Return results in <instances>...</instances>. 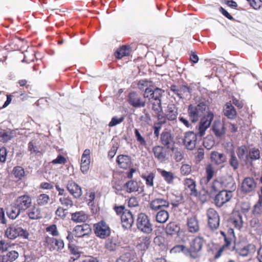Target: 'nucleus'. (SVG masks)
I'll return each instance as SVG.
<instances>
[{"instance_id":"obj_41","label":"nucleus","mask_w":262,"mask_h":262,"mask_svg":"<svg viewBox=\"0 0 262 262\" xmlns=\"http://www.w3.org/2000/svg\"><path fill=\"white\" fill-rule=\"evenodd\" d=\"M129 49L126 46H122L119 48L115 52V56L118 59H121L124 56L128 55Z\"/></svg>"},{"instance_id":"obj_53","label":"nucleus","mask_w":262,"mask_h":262,"mask_svg":"<svg viewBox=\"0 0 262 262\" xmlns=\"http://www.w3.org/2000/svg\"><path fill=\"white\" fill-rule=\"evenodd\" d=\"M260 152L258 149L256 148L251 149L248 154L249 159L252 160H255L258 159L260 157Z\"/></svg>"},{"instance_id":"obj_28","label":"nucleus","mask_w":262,"mask_h":262,"mask_svg":"<svg viewBox=\"0 0 262 262\" xmlns=\"http://www.w3.org/2000/svg\"><path fill=\"white\" fill-rule=\"evenodd\" d=\"M21 212L22 211L13 203L7 208V214L9 218L14 220L19 215Z\"/></svg>"},{"instance_id":"obj_8","label":"nucleus","mask_w":262,"mask_h":262,"mask_svg":"<svg viewBox=\"0 0 262 262\" xmlns=\"http://www.w3.org/2000/svg\"><path fill=\"white\" fill-rule=\"evenodd\" d=\"M196 134L193 132L189 131L185 133L183 142L187 149L192 150L196 146Z\"/></svg>"},{"instance_id":"obj_23","label":"nucleus","mask_w":262,"mask_h":262,"mask_svg":"<svg viewBox=\"0 0 262 262\" xmlns=\"http://www.w3.org/2000/svg\"><path fill=\"white\" fill-rule=\"evenodd\" d=\"M117 163L121 168L126 169L132 165L131 158L127 155H120L117 157Z\"/></svg>"},{"instance_id":"obj_14","label":"nucleus","mask_w":262,"mask_h":262,"mask_svg":"<svg viewBox=\"0 0 262 262\" xmlns=\"http://www.w3.org/2000/svg\"><path fill=\"white\" fill-rule=\"evenodd\" d=\"M121 220L122 227L124 229L130 228L134 222L133 214L131 211L128 210H125L123 212L121 215Z\"/></svg>"},{"instance_id":"obj_51","label":"nucleus","mask_w":262,"mask_h":262,"mask_svg":"<svg viewBox=\"0 0 262 262\" xmlns=\"http://www.w3.org/2000/svg\"><path fill=\"white\" fill-rule=\"evenodd\" d=\"M254 246L253 245H248L247 246L244 247L243 248L240 250L239 254L240 255L245 257L249 255V251L254 249Z\"/></svg>"},{"instance_id":"obj_37","label":"nucleus","mask_w":262,"mask_h":262,"mask_svg":"<svg viewBox=\"0 0 262 262\" xmlns=\"http://www.w3.org/2000/svg\"><path fill=\"white\" fill-rule=\"evenodd\" d=\"M138 88L141 91H144L150 88H154V84L152 81L147 79H141L137 83Z\"/></svg>"},{"instance_id":"obj_39","label":"nucleus","mask_w":262,"mask_h":262,"mask_svg":"<svg viewBox=\"0 0 262 262\" xmlns=\"http://www.w3.org/2000/svg\"><path fill=\"white\" fill-rule=\"evenodd\" d=\"M118 246L119 243L117 242L116 238H110L105 242V248L111 251L115 250Z\"/></svg>"},{"instance_id":"obj_54","label":"nucleus","mask_w":262,"mask_h":262,"mask_svg":"<svg viewBox=\"0 0 262 262\" xmlns=\"http://www.w3.org/2000/svg\"><path fill=\"white\" fill-rule=\"evenodd\" d=\"M18 255V252L16 251H11L7 253L6 255H4V256L7 257L8 262H11L17 258Z\"/></svg>"},{"instance_id":"obj_26","label":"nucleus","mask_w":262,"mask_h":262,"mask_svg":"<svg viewBox=\"0 0 262 262\" xmlns=\"http://www.w3.org/2000/svg\"><path fill=\"white\" fill-rule=\"evenodd\" d=\"M210 158L211 161L217 165L224 163L227 160L226 157L224 154L217 151H212L210 154Z\"/></svg>"},{"instance_id":"obj_49","label":"nucleus","mask_w":262,"mask_h":262,"mask_svg":"<svg viewBox=\"0 0 262 262\" xmlns=\"http://www.w3.org/2000/svg\"><path fill=\"white\" fill-rule=\"evenodd\" d=\"M13 173L16 178L21 179L24 176L25 171L21 167L17 166L14 168Z\"/></svg>"},{"instance_id":"obj_2","label":"nucleus","mask_w":262,"mask_h":262,"mask_svg":"<svg viewBox=\"0 0 262 262\" xmlns=\"http://www.w3.org/2000/svg\"><path fill=\"white\" fill-rule=\"evenodd\" d=\"M136 226L139 231L145 234H149L153 230L152 224L151 223L149 218L143 213L138 214Z\"/></svg>"},{"instance_id":"obj_18","label":"nucleus","mask_w":262,"mask_h":262,"mask_svg":"<svg viewBox=\"0 0 262 262\" xmlns=\"http://www.w3.org/2000/svg\"><path fill=\"white\" fill-rule=\"evenodd\" d=\"M152 152L155 157L161 162H164L168 159V155L164 147L161 145L154 146L152 148Z\"/></svg>"},{"instance_id":"obj_4","label":"nucleus","mask_w":262,"mask_h":262,"mask_svg":"<svg viewBox=\"0 0 262 262\" xmlns=\"http://www.w3.org/2000/svg\"><path fill=\"white\" fill-rule=\"evenodd\" d=\"M214 115L211 112H209L207 115L203 117L198 126V135L202 137L205 134L206 130L210 126L211 123L213 119Z\"/></svg>"},{"instance_id":"obj_60","label":"nucleus","mask_w":262,"mask_h":262,"mask_svg":"<svg viewBox=\"0 0 262 262\" xmlns=\"http://www.w3.org/2000/svg\"><path fill=\"white\" fill-rule=\"evenodd\" d=\"M47 232H49L53 236H57L59 234L56 225H52L46 228Z\"/></svg>"},{"instance_id":"obj_5","label":"nucleus","mask_w":262,"mask_h":262,"mask_svg":"<svg viewBox=\"0 0 262 262\" xmlns=\"http://www.w3.org/2000/svg\"><path fill=\"white\" fill-rule=\"evenodd\" d=\"M94 227L95 233L100 238H105L110 235V228L106 223L103 221H101L94 224Z\"/></svg>"},{"instance_id":"obj_24","label":"nucleus","mask_w":262,"mask_h":262,"mask_svg":"<svg viewBox=\"0 0 262 262\" xmlns=\"http://www.w3.org/2000/svg\"><path fill=\"white\" fill-rule=\"evenodd\" d=\"M221 182L222 188L226 189L225 190L231 191V192L232 193V192L236 189L235 182L231 176H228L224 178Z\"/></svg>"},{"instance_id":"obj_35","label":"nucleus","mask_w":262,"mask_h":262,"mask_svg":"<svg viewBox=\"0 0 262 262\" xmlns=\"http://www.w3.org/2000/svg\"><path fill=\"white\" fill-rule=\"evenodd\" d=\"M169 218V213L165 209L160 210L156 214V220L159 223H165Z\"/></svg>"},{"instance_id":"obj_34","label":"nucleus","mask_w":262,"mask_h":262,"mask_svg":"<svg viewBox=\"0 0 262 262\" xmlns=\"http://www.w3.org/2000/svg\"><path fill=\"white\" fill-rule=\"evenodd\" d=\"M158 171L167 183L168 184H172L173 183L174 176L172 172L167 171L164 169H159Z\"/></svg>"},{"instance_id":"obj_7","label":"nucleus","mask_w":262,"mask_h":262,"mask_svg":"<svg viewBox=\"0 0 262 262\" xmlns=\"http://www.w3.org/2000/svg\"><path fill=\"white\" fill-rule=\"evenodd\" d=\"M203 243V238L198 236L194 238L190 244V254L191 257L195 258L199 256V253L202 248Z\"/></svg>"},{"instance_id":"obj_32","label":"nucleus","mask_w":262,"mask_h":262,"mask_svg":"<svg viewBox=\"0 0 262 262\" xmlns=\"http://www.w3.org/2000/svg\"><path fill=\"white\" fill-rule=\"evenodd\" d=\"M46 242L49 245H51L54 249H61L64 247L63 241L62 239L53 237H48L46 238Z\"/></svg>"},{"instance_id":"obj_48","label":"nucleus","mask_w":262,"mask_h":262,"mask_svg":"<svg viewBox=\"0 0 262 262\" xmlns=\"http://www.w3.org/2000/svg\"><path fill=\"white\" fill-rule=\"evenodd\" d=\"M152 115L155 117L158 120V122L156 123V124L162 126L166 122V120L167 119L166 116H165L162 113H156L155 114H152Z\"/></svg>"},{"instance_id":"obj_16","label":"nucleus","mask_w":262,"mask_h":262,"mask_svg":"<svg viewBox=\"0 0 262 262\" xmlns=\"http://www.w3.org/2000/svg\"><path fill=\"white\" fill-rule=\"evenodd\" d=\"M67 188L69 192L75 198H79L82 194L81 187L73 180L68 181L67 185Z\"/></svg>"},{"instance_id":"obj_27","label":"nucleus","mask_w":262,"mask_h":262,"mask_svg":"<svg viewBox=\"0 0 262 262\" xmlns=\"http://www.w3.org/2000/svg\"><path fill=\"white\" fill-rule=\"evenodd\" d=\"M178 114V109L174 104L168 105L166 114L167 120L169 121L174 120L177 119Z\"/></svg>"},{"instance_id":"obj_17","label":"nucleus","mask_w":262,"mask_h":262,"mask_svg":"<svg viewBox=\"0 0 262 262\" xmlns=\"http://www.w3.org/2000/svg\"><path fill=\"white\" fill-rule=\"evenodd\" d=\"M90 150L86 149L83 151L81 156L80 169L82 172L84 174H85L89 169L90 164Z\"/></svg>"},{"instance_id":"obj_10","label":"nucleus","mask_w":262,"mask_h":262,"mask_svg":"<svg viewBox=\"0 0 262 262\" xmlns=\"http://www.w3.org/2000/svg\"><path fill=\"white\" fill-rule=\"evenodd\" d=\"M207 216L209 227L212 229H216L220 225V218L217 212L213 209L210 208L207 210Z\"/></svg>"},{"instance_id":"obj_42","label":"nucleus","mask_w":262,"mask_h":262,"mask_svg":"<svg viewBox=\"0 0 262 262\" xmlns=\"http://www.w3.org/2000/svg\"><path fill=\"white\" fill-rule=\"evenodd\" d=\"M229 163L234 170H236L239 167V162L233 151L231 152Z\"/></svg>"},{"instance_id":"obj_46","label":"nucleus","mask_w":262,"mask_h":262,"mask_svg":"<svg viewBox=\"0 0 262 262\" xmlns=\"http://www.w3.org/2000/svg\"><path fill=\"white\" fill-rule=\"evenodd\" d=\"M95 199V193L94 192H91L88 199V205L91 207L93 212H97V208L95 207L94 200Z\"/></svg>"},{"instance_id":"obj_44","label":"nucleus","mask_w":262,"mask_h":262,"mask_svg":"<svg viewBox=\"0 0 262 262\" xmlns=\"http://www.w3.org/2000/svg\"><path fill=\"white\" fill-rule=\"evenodd\" d=\"M12 134L10 132L3 130L0 132V141L6 142L12 138Z\"/></svg>"},{"instance_id":"obj_57","label":"nucleus","mask_w":262,"mask_h":262,"mask_svg":"<svg viewBox=\"0 0 262 262\" xmlns=\"http://www.w3.org/2000/svg\"><path fill=\"white\" fill-rule=\"evenodd\" d=\"M124 120V117L118 118L117 116L113 117L108 124L110 127H113L122 123Z\"/></svg>"},{"instance_id":"obj_29","label":"nucleus","mask_w":262,"mask_h":262,"mask_svg":"<svg viewBox=\"0 0 262 262\" xmlns=\"http://www.w3.org/2000/svg\"><path fill=\"white\" fill-rule=\"evenodd\" d=\"M238 158L244 162H248L249 160L248 148L243 145L239 147L236 151Z\"/></svg>"},{"instance_id":"obj_36","label":"nucleus","mask_w":262,"mask_h":262,"mask_svg":"<svg viewBox=\"0 0 262 262\" xmlns=\"http://www.w3.org/2000/svg\"><path fill=\"white\" fill-rule=\"evenodd\" d=\"M180 230V227L176 222H170L166 227V232L167 234L173 235L177 234Z\"/></svg>"},{"instance_id":"obj_63","label":"nucleus","mask_w":262,"mask_h":262,"mask_svg":"<svg viewBox=\"0 0 262 262\" xmlns=\"http://www.w3.org/2000/svg\"><path fill=\"white\" fill-rule=\"evenodd\" d=\"M191 171V167L188 164H183L181 167V172L183 175H188Z\"/></svg>"},{"instance_id":"obj_52","label":"nucleus","mask_w":262,"mask_h":262,"mask_svg":"<svg viewBox=\"0 0 262 262\" xmlns=\"http://www.w3.org/2000/svg\"><path fill=\"white\" fill-rule=\"evenodd\" d=\"M154 174L152 173H150L147 175L142 174V178L145 180L146 185L150 187L154 185Z\"/></svg>"},{"instance_id":"obj_33","label":"nucleus","mask_w":262,"mask_h":262,"mask_svg":"<svg viewBox=\"0 0 262 262\" xmlns=\"http://www.w3.org/2000/svg\"><path fill=\"white\" fill-rule=\"evenodd\" d=\"M72 220L76 223L85 222L88 218V215L83 211H78L71 215Z\"/></svg>"},{"instance_id":"obj_12","label":"nucleus","mask_w":262,"mask_h":262,"mask_svg":"<svg viewBox=\"0 0 262 262\" xmlns=\"http://www.w3.org/2000/svg\"><path fill=\"white\" fill-rule=\"evenodd\" d=\"M15 205L21 211H24L31 205L32 199L28 195H23L18 197L14 202Z\"/></svg>"},{"instance_id":"obj_62","label":"nucleus","mask_w":262,"mask_h":262,"mask_svg":"<svg viewBox=\"0 0 262 262\" xmlns=\"http://www.w3.org/2000/svg\"><path fill=\"white\" fill-rule=\"evenodd\" d=\"M213 191L216 192L222 188V182L216 180L213 181L211 186Z\"/></svg>"},{"instance_id":"obj_11","label":"nucleus","mask_w":262,"mask_h":262,"mask_svg":"<svg viewBox=\"0 0 262 262\" xmlns=\"http://www.w3.org/2000/svg\"><path fill=\"white\" fill-rule=\"evenodd\" d=\"M232 197L231 191L222 190L215 196L214 202L215 205L219 207H222L224 204L229 202Z\"/></svg>"},{"instance_id":"obj_25","label":"nucleus","mask_w":262,"mask_h":262,"mask_svg":"<svg viewBox=\"0 0 262 262\" xmlns=\"http://www.w3.org/2000/svg\"><path fill=\"white\" fill-rule=\"evenodd\" d=\"M256 183L253 178H246L242 183V190L246 192H250L255 189Z\"/></svg>"},{"instance_id":"obj_21","label":"nucleus","mask_w":262,"mask_h":262,"mask_svg":"<svg viewBox=\"0 0 262 262\" xmlns=\"http://www.w3.org/2000/svg\"><path fill=\"white\" fill-rule=\"evenodd\" d=\"M211 129L217 138H220L226 133V128L223 122L220 120H215L212 126Z\"/></svg>"},{"instance_id":"obj_22","label":"nucleus","mask_w":262,"mask_h":262,"mask_svg":"<svg viewBox=\"0 0 262 262\" xmlns=\"http://www.w3.org/2000/svg\"><path fill=\"white\" fill-rule=\"evenodd\" d=\"M184 184L185 190L189 195L193 196H197L198 192L196 189L195 182L193 180L191 179H186Z\"/></svg>"},{"instance_id":"obj_50","label":"nucleus","mask_w":262,"mask_h":262,"mask_svg":"<svg viewBox=\"0 0 262 262\" xmlns=\"http://www.w3.org/2000/svg\"><path fill=\"white\" fill-rule=\"evenodd\" d=\"M143 113L144 114L140 117V120L142 125H145L149 124L151 120V118L149 114L146 112V110H144Z\"/></svg>"},{"instance_id":"obj_31","label":"nucleus","mask_w":262,"mask_h":262,"mask_svg":"<svg viewBox=\"0 0 262 262\" xmlns=\"http://www.w3.org/2000/svg\"><path fill=\"white\" fill-rule=\"evenodd\" d=\"M224 114L229 119H233L236 115V112L230 103L226 104L224 108Z\"/></svg>"},{"instance_id":"obj_47","label":"nucleus","mask_w":262,"mask_h":262,"mask_svg":"<svg viewBox=\"0 0 262 262\" xmlns=\"http://www.w3.org/2000/svg\"><path fill=\"white\" fill-rule=\"evenodd\" d=\"M50 198L48 195L46 194H41L38 196L36 201L38 205L43 206L47 204Z\"/></svg>"},{"instance_id":"obj_38","label":"nucleus","mask_w":262,"mask_h":262,"mask_svg":"<svg viewBox=\"0 0 262 262\" xmlns=\"http://www.w3.org/2000/svg\"><path fill=\"white\" fill-rule=\"evenodd\" d=\"M206 172L207 175L206 178L202 179V183L204 182L205 183H207L213 178L215 172V168L212 165L209 164L207 165L206 168Z\"/></svg>"},{"instance_id":"obj_56","label":"nucleus","mask_w":262,"mask_h":262,"mask_svg":"<svg viewBox=\"0 0 262 262\" xmlns=\"http://www.w3.org/2000/svg\"><path fill=\"white\" fill-rule=\"evenodd\" d=\"M253 212L255 214L262 213V198L260 196L258 202L255 205Z\"/></svg>"},{"instance_id":"obj_13","label":"nucleus","mask_w":262,"mask_h":262,"mask_svg":"<svg viewBox=\"0 0 262 262\" xmlns=\"http://www.w3.org/2000/svg\"><path fill=\"white\" fill-rule=\"evenodd\" d=\"M169 206V202L163 198H156L149 204L150 208L155 211L158 210L164 209L165 208H168Z\"/></svg>"},{"instance_id":"obj_1","label":"nucleus","mask_w":262,"mask_h":262,"mask_svg":"<svg viewBox=\"0 0 262 262\" xmlns=\"http://www.w3.org/2000/svg\"><path fill=\"white\" fill-rule=\"evenodd\" d=\"M207 108V105L204 102H201L198 104H190L188 108V114L190 119L192 122L198 121Z\"/></svg>"},{"instance_id":"obj_43","label":"nucleus","mask_w":262,"mask_h":262,"mask_svg":"<svg viewBox=\"0 0 262 262\" xmlns=\"http://www.w3.org/2000/svg\"><path fill=\"white\" fill-rule=\"evenodd\" d=\"M59 202L67 209L73 206V202L69 196H63L61 197L59 199Z\"/></svg>"},{"instance_id":"obj_64","label":"nucleus","mask_w":262,"mask_h":262,"mask_svg":"<svg viewBox=\"0 0 262 262\" xmlns=\"http://www.w3.org/2000/svg\"><path fill=\"white\" fill-rule=\"evenodd\" d=\"M250 6L254 9H259L262 5L261 0H251L249 2Z\"/></svg>"},{"instance_id":"obj_59","label":"nucleus","mask_w":262,"mask_h":262,"mask_svg":"<svg viewBox=\"0 0 262 262\" xmlns=\"http://www.w3.org/2000/svg\"><path fill=\"white\" fill-rule=\"evenodd\" d=\"M153 92L152 94L155 95V100H161V97L164 91L161 89L154 87Z\"/></svg>"},{"instance_id":"obj_61","label":"nucleus","mask_w":262,"mask_h":262,"mask_svg":"<svg viewBox=\"0 0 262 262\" xmlns=\"http://www.w3.org/2000/svg\"><path fill=\"white\" fill-rule=\"evenodd\" d=\"M232 224L236 228L240 229L243 226L242 216L239 215H238L237 217L232 221Z\"/></svg>"},{"instance_id":"obj_19","label":"nucleus","mask_w":262,"mask_h":262,"mask_svg":"<svg viewBox=\"0 0 262 262\" xmlns=\"http://www.w3.org/2000/svg\"><path fill=\"white\" fill-rule=\"evenodd\" d=\"M91 232V229L89 225L84 224L76 226L74 230L73 234L77 237H82L89 234Z\"/></svg>"},{"instance_id":"obj_58","label":"nucleus","mask_w":262,"mask_h":262,"mask_svg":"<svg viewBox=\"0 0 262 262\" xmlns=\"http://www.w3.org/2000/svg\"><path fill=\"white\" fill-rule=\"evenodd\" d=\"M67 209L63 208L62 207H59L57 208L55 212V214L57 216H58L60 219H64L66 217L67 215Z\"/></svg>"},{"instance_id":"obj_30","label":"nucleus","mask_w":262,"mask_h":262,"mask_svg":"<svg viewBox=\"0 0 262 262\" xmlns=\"http://www.w3.org/2000/svg\"><path fill=\"white\" fill-rule=\"evenodd\" d=\"M220 232L224 237L226 245H230L232 242L235 241V235L233 229H229L227 234L222 231H221Z\"/></svg>"},{"instance_id":"obj_3","label":"nucleus","mask_w":262,"mask_h":262,"mask_svg":"<svg viewBox=\"0 0 262 262\" xmlns=\"http://www.w3.org/2000/svg\"><path fill=\"white\" fill-rule=\"evenodd\" d=\"M29 233L26 230H24L18 226H10L5 231V235L10 239H14L20 236L24 238H28Z\"/></svg>"},{"instance_id":"obj_45","label":"nucleus","mask_w":262,"mask_h":262,"mask_svg":"<svg viewBox=\"0 0 262 262\" xmlns=\"http://www.w3.org/2000/svg\"><path fill=\"white\" fill-rule=\"evenodd\" d=\"M151 103L152 104L151 109L154 112L153 114L162 112L161 100H155L154 102L151 101Z\"/></svg>"},{"instance_id":"obj_40","label":"nucleus","mask_w":262,"mask_h":262,"mask_svg":"<svg viewBox=\"0 0 262 262\" xmlns=\"http://www.w3.org/2000/svg\"><path fill=\"white\" fill-rule=\"evenodd\" d=\"M191 93V90L186 85H182L179 87V98L184 99Z\"/></svg>"},{"instance_id":"obj_9","label":"nucleus","mask_w":262,"mask_h":262,"mask_svg":"<svg viewBox=\"0 0 262 262\" xmlns=\"http://www.w3.org/2000/svg\"><path fill=\"white\" fill-rule=\"evenodd\" d=\"M161 144L167 149L173 150L175 141L173 136L168 131L163 132L160 136Z\"/></svg>"},{"instance_id":"obj_15","label":"nucleus","mask_w":262,"mask_h":262,"mask_svg":"<svg viewBox=\"0 0 262 262\" xmlns=\"http://www.w3.org/2000/svg\"><path fill=\"white\" fill-rule=\"evenodd\" d=\"M141 183L140 182L130 180L125 183L124 187L126 188L127 192L129 193L138 192L139 193H141L144 192V186H141Z\"/></svg>"},{"instance_id":"obj_6","label":"nucleus","mask_w":262,"mask_h":262,"mask_svg":"<svg viewBox=\"0 0 262 262\" xmlns=\"http://www.w3.org/2000/svg\"><path fill=\"white\" fill-rule=\"evenodd\" d=\"M128 102L130 105L135 108L143 107L146 105L145 99L135 92H132L129 94Z\"/></svg>"},{"instance_id":"obj_20","label":"nucleus","mask_w":262,"mask_h":262,"mask_svg":"<svg viewBox=\"0 0 262 262\" xmlns=\"http://www.w3.org/2000/svg\"><path fill=\"white\" fill-rule=\"evenodd\" d=\"M187 227L188 231L191 233H195L200 230L199 222L196 216L187 218Z\"/></svg>"},{"instance_id":"obj_55","label":"nucleus","mask_w":262,"mask_h":262,"mask_svg":"<svg viewBox=\"0 0 262 262\" xmlns=\"http://www.w3.org/2000/svg\"><path fill=\"white\" fill-rule=\"evenodd\" d=\"M135 135L137 141L139 143L140 145L142 146H145L146 145V142L144 138L141 136L139 131L138 129H135Z\"/></svg>"}]
</instances>
